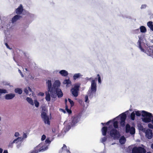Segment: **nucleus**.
<instances>
[{
	"mask_svg": "<svg viewBox=\"0 0 153 153\" xmlns=\"http://www.w3.org/2000/svg\"><path fill=\"white\" fill-rule=\"evenodd\" d=\"M137 31L139 32V29H137L136 30H134V31Z\"/></svg>",
	"mask_w": 153,
	"mask_h": 153,
	"instance_id": "4d7b16f0",
	"label": "nucleus"
},
{
	"mask_svg": "<svg viewBox=\"0 0 153 153\" xmlns=\"http://www.w3.org/2000/svg\"><path fill=\"white\" fill-rule=\"evenodd\" d=\"M5 45H6V46L7 48L9 49H11V48H10L9 46V45H8V44L7 43H5Z\"/></svg>",
	"mask_w": 153,
	"mask_h": 153,
	"instance_id": "c03bdc74",
	"label": "nucleus"
},
{
	"mask_svg": "<svg viewBox=\"0 0 153 153\" xmlns=\"http://www.w3.org/2000/svg\"><path fill=\"white\" fill-rule=\"evenodd\" d=\"M46 137L44 134L42 136L41 140L43 141L46 138Z\"/></svg>",
	"mask_w": 153,
	"mask_h": 153,
	"instance_id": "79ce46f5",
	"label": "nucleus"
},
{
	"mask_svg": "<svg viewBox=\"0 0 153 153\" xmlns=\"http://www.w3.org/2000/svg\"><path fill=\"white\" fill-rule=\"evenodd\" d=\"M34 103L35 104V105L36 107H38L39 106V103L37 101V100H34Z\"/></svg>",
	"mask_w": 153,
	"mask_h": 153,
	"instance_id": "473e14b6",
	"label": "nucleus"
},
{
	"mask_svg": "<svg viewBox=\"0 0 153 153\" xmlns=\"http://www.w3.org/2000/svg\"><path fill=\"white\" fill-rule=\"evenodd\" d=\"M26 100L31 105H34L33 101L31 98L29 97H27L26 98Z\"/></svg>",
	"mask_w": 153,
	"mask_h": 153,
	"instance_id": "393cba45",
	"label": "nucleus"
},
{
	"mask_svg": "<svg viewBox=\"0 0 153 153\" xmlns=\"http://www.w3.org/2000/svg\"><path fill=\"white\" fill-rule=\"evenodd\" d=\"M146 136L149 139H151L153 136V134L152 130L149 129H148L146 132Z\"/></svg>",
	"mask_w": 153,
	"mask_h": 153,
	"instance_id": "f8f14e48",
	"label": "nucleus"
},
{
	"mask_svg": "<svg viewBox=\"0 0 153 153\" xmlns=\"http://www.w3.org/2000/svg\"><path fill=\"white\" fill-rule=\"evenodd\" d=\"M3 152V149L1 148H0V153H2Z\"/></svg>",
	"mask_w": 153,
	"mask_h": 153,
	"instance_id": "5fc2aeb1",
	"label": "nucleus"
},
{
	"mask_svg": "<svg viewBox=\"0 0 153 153\" xmlns=\"http://www.w3.org/2000/svg\"><path fill=\"white\" fill-rule=\"evenodd\" d=\"M110 135L115 139L119 138L120 136L119 131L116 129L114 128H113L110 131Z\"/></svg>",
	"mask_w": 153,
	"mask_h": 153,
	"instance_id": "6e6552de",
	"label": "nucleus"
},
{
	"mask_svg": "<svg viewBox=\"0 0 153 153\" xmlns=\"http://www.w3.org/2000/svg\"><path fill=\"white\" fill-rule=\"evenodd\" d=\"M151 147L152 149H153V143L152 144Z\"/></svg>",
	"mask_w": 153,
	"mask_h": 153,
	"instance_id": "13d9d810",
	"label": "nucleus"
},
{
	"mask_svg": "<svg viewBox=\"0 0 153 153\" xmlns=\"http://www.w3.org/2000/svg\"><path fill=\"white\" fill-rule=\"evenodd\" d=\"M15 93H17L19 94H21L22 92V90L20 88H15L14 90Z\"/></svg>",
	"mask_w": 153,
	"mask_h": 153,
	"instance_id": "b1692460",
	"label": "nucleus"
},
{
	"mask_svg": "<svg viewBox=\"0 0 153 153\" xmlns=\"http://www.w3.org/2000/svg\"><path fill=\"white\" fill-rule=\"evenodd\" d=\"M19 71L20 73H22V72L20 70H19Z\"/></svg>",
	"mask_w": 153,
	"mask_h": 153,
	"instance_id": "680f3d73",
	"label": "nucleus"
},
{
	"mask_svg": "<svg viewBox=\"0 0 153 153\" xmlns=\"http://www.w3.org/2000/svg\"><path fill=\"white\" fill-rule=\"evenodd\" d=\"M15 96L14 94H10L5 95V99L6 100H10L14 98Z\"/></svg>",
	"mask_w": 153,
	"mask_h": 153,
	"instance_id": "dca6fc26",
	"label": "nucleus"
},
{
	"mask_svg": "<svg viewBox=\"0 0 153 153\" xmlns=\"http://www.w3.org/2000/svg\"><path fill=\"white\" fill-rule=\"evenodd\" d=\"M131 151L132 153H146V149L141 146H134Z\"/></svg>",
	"mask_w": 153,
	"mask_h": 153,
	"instance_id": "0eeeda50",
	"label": "nucleus"
},
{
	"mask_svg": "<svg viewBox=\"0 0 153 153\" xmlns=\"http://www.w3.org/2000/svg\"><path fill=\"white\" fill-rule=\"evenodd\" d=\"M101 124H102V125H104L105 124V123H101Z\"/></svg>",
	"mask_w": 153,
	"mask_h": 153,
	"instance_id": "0e129e2a",
	"label": "nucleus"
},
{
	"mask_svg": "<svg viewBox=\"0 0 153 153\" xmlns=\"http://www.w3.org/2000/svg\"><path fill=\"white\" fill-rule=\"evenodd\" d=\"M140 32L142 33H145L146 32L147 30L146 28L143 26H140Z\"/></svg>",
	"mask_w": 153,
	"mask_h": 153,
	"instance_id": "5701e85b",
	"label": "nucleus"
},
{
	"mask_svg": "<svg viewBox=\"0 0 153 153\" xmlns=\"http://www.w3.org/2000/svg\"><path fill=\"white\" fill-rule=\"evenodd\" d=\"M25 70L26 71H28V69H27V68H25Z\"/></svg>",
	"mask_w": 153,
	"mask_h": 153,
	"instance_id": "052dcab7",
	"label": "nucleus"
},
{
	"mask_svg": "<svg viewBox=\"0 0 153 153\" xmlns=\"http://www.w3.org/2000/svg\"><path fill=\"white\" fill-rule=\"evenodd\" d=\"M3 153H8V152L7 150H4V151Z\"/></svg>",
	"mask_w": 153,
	"mask_h": 153,
	"instance_id": "864d4df0",
	"label": "nucleus"
},
{
	"mask_svg": "<svg viewBox=\"0 0 153 153\" xmlns=\"http://www.w3.org/2000/svg\"><path fill=\"white\" fill-rule=\"evenodd\" d=\"M24 92L26 93L27 94H28V90L27 88H25L24 90Z\"/></svg>",
	"mask_w": 153,
	"mask_h": 153,
	"instance_id": "37998d69",
	"label": "nucleus"
},
{
	"mask_svg": "<svg viewBox=\"0 0 153 153\" xmlns=\"http://www.w3.org/2000/svg\"><path fill=\"white\" fill-rule=\"evenodd\" d=\"M146 7H147V5L146 4H142L141 5V9H143L146 8Z\"/></svg>",
	"mask_w": 153,
	"mask_h": 153,
	"instance_id": "a19ab883",
	"label": "nucleus"
},
{
	"mask_svg": "<svg viewBox=\"0 0 153 153\" xmlns=\"http://www.w3.org/2000/svg\"><path fill=\"white\" fill-rule=\"evenodd\" d=\"M102 134L103 135L106 136L107 131V127H103L101 129Z\"/></svg>",
	"mask_w": 153,
	"mask_h": 153,
	"instance_id": "f3484780",
	"label": "nucleus"
},
{
	"mask_svg": "<svg viewBox=\"0 0 153 153\" xmlns=\"http://www.w3.org/2000/svg\"><path fill=\"white\" fill-rule=\"evenodd\" d=\"M62 149H64L65 150L66 149L67 152H70L69 150H68V149H67V147L66 145L64 144L63 145V146L62 147Z\"/></svg>",
	"mask_w": 153,
	"mask_h": 153,
	"instance_id": "f704fd0d",
	"label": "nucleus"
},
{
	"mask_svg": "<svg viewBox=\"0 0 153 153\" xmlns=\"http://www.w3.org/2000/svg\"><path fill=\"white\" fill-rule=\"evenodd\" d=\"M135 128L134 127H131L130 125L127 124L126 126V132L129 133L131 135L134 134L135 133Z\"/></svg>",
	"mask_w": 153,
	"mask_h": 153,
	"instance_id": "9d476101",
	"label": "nucleus"
},
{
	"mask_svg": "<svg viewBox=\"0 0 153 153\" xmlns=\"http://www.w3.org/2000/svg\"><path fill=\"white\" fill-rule=\"evenodd\" d=\"M42 112L41 114V117L42 119L45 124H47L48 125L50 124V122L49 120V117L47 115L46 112L47 111V110L45 106H43L42 107Z\"/></svg>",
	"mask_w": 153,
	"mask_h": 153,
	"instance_id": "39448f33",
	"label": "nucleus"
},
{
	"mask_svg": "<svg viewBox=\"0 0 153 153\" xmlns=\"http://www.w3.org/2000/svg\"><path fill=\"white\" fill-rule=\"evenodd\" d=\"M23 10L22 5V4H20L16 9V12L18 15H20L22 13Z\"/></svg>",
	"mask_w": 153,
	"mask_h": 153,
	"instance_id": "4468645a",
	"label": "nucleus"
},
{
	"mask_svg": "<svg viewBox=\"0 0 153 153\" xmlns=\"http://www.w3.org/2000/svg\"><path fill=\"white\" fill-rule=\"evenodd\" d=\"M107 137H104L102 138V142L104 143L107 140Z\"/></svg>",
	"mask_w": 153,
	"mask_h": 153,
	"instance_id": "ea45409f",
	"label": "nucleus"
},
{
	"mask_svg": "<svg viewBox=\"0 0 153 153\" xmlns=\"http://www.w3.org/2000/svg\"><path fill=\"white\" fill-rule=\"evenodd\" d=\"M79 85H75L74 87L72 88L71 90V91L72 94L75 97H76L78 96V92L79 91Z\"/></svg>",
	"mask_w": 153,
	"mask_h": 153,
	"instance_id": "1a4fd4ad",
	"label": "nucleus"
},
{
	"mask_svg": "<svg viewBox=\"0 0 153 153\" xmlns=\"http://www.w3.org/2000/svg\"><path fill=\"white\" fill-rule=\"evenodd\" d=\"M111 122V120H109V121H108V122H107L106 123V125H108L109 123H110V122Z\"/></svg>",
	"mask_w": 153,
	"mask_h": 153,
	"instance_id": "3c124183",
	"label": "nucleus"
},
{
	"mask_svg": "<svg viewBox=\"0 0 153 153\" xmlns=\"http://www.w3.org/2000/svg\"><path fill=\"white\" fill-rule=\"evenodd\" d=\"M1 96V94H0V96Z\"/></svg>",
	"mask_w": 153,
	"mask_h": 153,
	"instance_id": "774afa93",
	"label": "nucleus"
},
{
	"mask_svg": "<svg viewBox=\"0 0 153 153\" xmlns=\"http://www.w3.org/2000/svg\"><path fill=\"white\" fill-rule=\"evenodd\" d=\"M24 134L25 135V138H26L27 136V135L25 133Z\"/></svg>",
	"mask_w": 153,
	"mask_h": 153,
	"instance_id": "bf43d9fd",
	"label": "nucleus"
},
{
	"mask_svg": "<svg viewBox=\"0 0 153 153\" xmlns=\"http://www.w3.org/2000/svg\"><path fill=\"white\" fill-rule=\"evenodd\" d=\"M126 139L125 138V137L124 136H121L120 139L119 140L120 143L121 144H124L126 142Z\"/></svg>",
	"mask_w": 153,
	"mask_h": 153,
	"instance_id": "6ab92c4d",
	"label": "nucleus"
},
{
	"mask_svg": "<svg viewBox=\"0 0 153 153\" xmlns=\"http://www.w3.org/2000/svg\"><path fill=\"white\" fill-rule=\"evenodd\" d=\"M153 31V25L149 27Z\"/></svg>",
	"mask_w": 153,
	"mask_h": 153,
	"instance_id": "09e8293b",
	"label": "nucleus"
},
{
	"mask_svg": "<svg viewBox=\"0 0 153 153\" xmlns=\"http://www.w3.org/2000/svg\"><path fill=\"white\" fill-rule=\"evenodd\" d=\"M141 115L143 117L142 118V120L143 122L148 123L152 122L153 124V116L152 113L145 111H142Z\"/></svg>",
	"mask_w": 153,
	"mask_h": 153,
	"instance_id": "f03ea898",
	"label": "nucleus"
},
{
	"mask_svg": "<svg viewBox=\"0 0 153 153\" xmlns=\"http://www.w3.org/2000/svg\"><path fill=\"white\" fill-rule=\"evenodd\" d=\"M126 115L125 113H123L120 114V120H126Z\"/></svg>",
	"mask_w": 153,
	"mask_h": 153,
	"instance_id": "412c9836",
	"label": "nucleus"
},
{
	"mask_svg": "<svg viewBox=\"0 0 153 153\" xmlns=\"http://www.w3.org/2000/svg\"><path fill=\"white\" fill-rule=\"evenodd\" d=\"M22 16L19 15H16L12 19L11 22L12 23H14L16 22L17 20L20 19L22 18Z\"/></svg>",
	"mask_w": 153,
	"mask_h": 153,
	"instance_id": "2eb2a0df",
	"label": "nucleus"
},
{
	"mask_svg": "<svg viewBox=\"0 0 153 153\" xmlns=\"http://www.w3.org/2000/svg\"><path fill=\"white\" fill-rule=\"evenodd\" d=\"M59 73L63 76H66L68 75V72L64 70L60 71H59Z\"/></svg>",
	"mask_w": 153,
	"mask_h": 153,
	"instance_id": "a211bd4d",
	"label": "nucleus"
},
{
	"mask_svg": "<svg viewBox=\"0 0 153 153\" xmlns=\"http://www.w3.org/2000/svg\"><path fill=\"white\" fill-rule=\"evenodd\" d=\"M91 79V78H89V79H88V80H90V79Z\"/></svg>",
	"mask_w": 153,
	"mask_h": 153,
	"instance_id": "338daca9",
	"label": "nucleus"
},
{
	"mask_svg": "<svg viewBox=\"0 0 153 153\" xmlns=\"http://www.w3.org/2000/svg\"><path fill=\"white\" fill-rule=\"evenodd\" d=\"M79 114L75 115L72 117L71 124L73 125H74L79 121V119L80 117Z\"/></svg>",
	"mask_w": 153,
	"mask_h": 153,
	"instance_id": "9b49d317",
	"label": "nucleus"
},
{
	"mask_svg": "<svg viewBox=\"0 0 153 153\" xmlns=\"http://www.w3.org/2000/svg\"><path fill=\"white\" fill-rule=\"evenodd\" d=\"M81 75L80 73L75 74L73 76V79L74 80H76L77 78H79Z\"/></svg>",
	"mask_w": 153,
	"mask_h": 153,
	"instance_id": "a878e982",
	"label": "nucleus"
},
{
	"mask_svg": "<svg viewBox=\"0 0 153 153\" xmlns=\"http://www.w3.org/2000/svg\"><path fill=\"white\" fill-rule=\"evenodd\" d=\"M20 74H21L22 76L23 77L24 76L23 75V74H22V73H20Z\"/></svg>",
	"mask_w": 153,
	"mask_h": 153,
	"instance_id": "e2e57ef3",
	"label": "nucleus"
},
{
	"mask_svg": "<svg viewBox=\"0 0 153 153\" xmlns=\"http://www.w3.org/2000/svg\"><path fill=\"white\" fill-rule=\"evenodd\" d=\"M19 135V133L18 132H16L15 134V136L16 137H18Z\"/></svg>",
	"mask_w": 153,
	"mask_h": 153,
	"instance_id": "a18cd8bd",
	"label": "nucleus"
},
{
	"mask_svg": "<svg viewBox=\"0 0 153 153\" xmlns=\"http://www.w3.org/2000/svg\"><path fill=\"white\" fill-rule=\"evenodd\" d=\"M147 153H152L151 152H147Z\"/></svg>",
	"mask_w": 153,
	"mask_h": 153,
	"instance_id": "69168bd1",
	"label": "nucleus"
},
{
	"mask_svg": "<svg viewBox=\"0 0 153 153\" xmlns=\"http://www.w3.org/2000/svg\"><path fill=\"white\" fill-rule=\"evenodd\" d=\"M85 102H87L88 100V95H86L85 97Z\"/></svg>",
	"mask_w": 153,
	"mask_h": 153,
	"instance_id": "49530a36",
	"label": "nucleus"
},
{
	"mask_svg": "<svg viewBox=\"0 0 153 153\" xmlns=\"http://www.w3.org/2000/svg\"><path fill=\"white\" fill-rule=\"evenodd\" d=\"M68 100L71 104V106H73L74 105V102L73 101L69 98H68Z\"/></svg>",
	"mask_w": 153,
	"mask_h": 153,
	"instance_id": "7c9ffc66",
	"label": "nucleus"
},
{
	"mask_svg": "<svg viewBox=\"0 0 153 153\" xmlns=\"http://www.w3.org/2000/svg\"><path fill=\"white\" fill-rule=\"evenodd\" d=\"M65 105H67V100L66 99H65Z\"/></svg>",
	"mask_w": 153,
	"mask_h": 153,
	"instance_id": "603ef678",
	"label": "nucleus"
},
{
	"mask_svg": "<svg viewBox=\"0 0 153 153\" xmlns=\"http://www.w3.org/2000/svg\"><path fill=\"white\" fill-rule=\"evenodd\" d=\"M121 120L120 122V125L123 127L125 125V120Z\"/></svg>",
	"mask_w": 153,
	"mask_h": 153,
	"instance_id": "2f4dec72",
	"label": "nucleus"
},
{
	"mask_svg": "<svg viewBox=\"0 0 153 153\" xmlns=\"http://www.w3.org/2000/svg\"><path fill=\"white\" fill-rule=\"evenodd\" d=\"M97 90V83L95 79L92 80L91 82V91L88 93V96H90L93 94H95Z\"/></svg>",
	"mask_w": 153,
	"mask_h": 153,
	"instance_id": "423d86ee",
	"label": "nucleus"
},
{
	"mask_svg": "<svg viewBox=\"0 0 153 153\" xmlns=\"http://www.w3.org/2000/svg\"><path fill=\"white\" fill-rule=\"evenodd\" d=\"M65 110L69 114H71L72 113V111L70 109H69L68 108V106L67 105H65Z\"/></svg>",
	"mask_w": 153,
	"mask_h": 153,
	"instance_id": "c85d7f7f",
	"label": "nucleus"
},
{
	"mask_svg": "<svg viewBox=\"0 0 153 153\" xmlns=\"http://www.w3.org/2000/svg\"><path fill=\"white\" fill-rule=\"evenodd\" d=\"M117 121H114L113 123V126L115 128H117L118 127Z\"/></svg>",
	"mask_w": 153,
	"mask_h": 153,
	"instance_id": "cd10ccee",
	"label": "nucleus"
},
{
	"mask_svg": "<svg viewBox=\"0 0 153 153\" xmlns=\"http://www.w3.org/2000/svg\"><path fill=\"white\" fill-rule=\"evenodd\" d=\"M28 89H29V91H30V92L32 91V90H31V88H30V87H28Z\"/></svg>",
	"mask_w": 153,
	"mask_h": 153,
	"instance_id": "6e6d98bb",
	"label": "nucleus"
},
{
	"mask_svg": "<svg viewBox=\"0 0 153 153\" xmlns=\"http://www.w3.org/2000/svg\"><path fill=\"white\" fill-rule=\"evenodd\" d=\"M51 143V141L50 140L49 138H47L45 140V143L46 144L47 143L50 144Z\"/></svg>",
	"mask_w": 153,
	"mask_h": 153,
	"instance_id": "58836bf2",
	"label": "nucleus"
},
{
	"mask_svg": "<svg viewBox=\"0 0 153 153\" xmlns=\"http://www.w3.org/2000/svg\"><path fill=\"white\" fill-rule=\"evenodd\" d=\"M135 114L137 116H140L141 115V113L139 111L135 112Z\"/></svg>",
	"mask_w": 153,
	"mask_h": 153,
	"instance_id": "e433bc0d",
	"label": "nucleus"
},
{
	"mask_svg": "<svg viewBox=\"0 0 153 153\" xmlns=\"http://www.w3.org/2000/svg\"><path fill=\"white\" fill-rule=\"evenodd\" d=\"M153 25V22L152 21H149L147 23V25L149 27H150Z\"/></svg>",
	"mask_w": 153,
	"mask_h": 153,
	"instance_id": "c9c22d12",
	"label": "nucleus"
},
{
	"mask_svg": "<svg viewBox=\"0 0 153 153\" xmlns=\"http://www.w3.org/2000/svg\"><path fill=\"white\" fill-rule=\"evenodd\" d=\"M135 113L133 112H132L130 115V117L131 119L132 120H134L135 119Z\"/></svg>",
	"mask_w": 153,
	"mask_h": 153,
	"instance_id": "bb28decb",
	"label": "nucleus"
},
{
	"mask_svg": "<svg viewBox=\"0 0 153 153\" xmlns=\"http://www.w3.org/2000/svg\"><path fill=\"white\" fill-rule=\"evenodd\" d=\"M52 131L53 133H55L56 132V129L55 128H53L52 129Z\"/></svg>",
	"mask_w": 153,
	"mask_h": 153,
	"instance_id": "8fccbe9b",
	"label": "nucleus"
},
{
	"mask_svg": "<svg viewBox=\"0 0 153 153\" xmlns=\"http://www.w3.org/2000/svg\"><path fill=\"white\" fill-rule=\"evenodd\" d=\"M48 85V91L50 92L52 97H56L57 95L58 97L60 98L63 96V94L61 89L59 88L61 84L59 80H56L52 87L51 81L48 80L46 82Z\"/></svg>",
	"mask_w": 153,
	"mask_h": 153,
	"instance_id": "f257e3e1",
	"label": "nucleus"
},
{
	"mask_svg": "<svg viewBox=\"0 0 153 153\" xmlns=\"http://www.w3.org/2000/svg\"><path fill=\"white\" fill-rule=\"evenodd\" d=\"M138 47L140 50L143 52H144L148 55L151 56L152 55V53L153 51V46H149L147 47H145V49L142 48L141 45V42L140 40H138L137 42Z\"/></svg>",
	"mask_w": 153,
	"mask_h": 153,
	"instance_id": "20e7f679",
	"label": "nucleus"
},
{
	"mask_svg": "<svg viewBox=\"0 0 153 153\" xmlns=\"http://www.w3.org/2000/svg\"><path fill=\"white\" fill-rule=\"evenodd\" d=\"M39 95H40L41 96H43L44 95V94L43 92H40L39 93Z\"/></svg>",
	"mask_w": 153,
	"mask_h": 153,
	"instance_id": "de8ad7c7",
	"label": "nucleus"
},
{
	"mask_svg": "<svg viewBox=\"0 0 153 153\" xmlns=\"http://www.w3.org/2000/svg\"><path fill=\"white\" fill-rule=\"evenodd\" d=\"M148 127L151 129H153V125L150 123H149L148 125Z\"/></svg>",
	"mask_w": 153,
	"mask_h": 153,
	"instance_id": "4c0bfd02",
	"label": "nucleus"
},
{
	"mask_svg": "<svg viewBox=\"0 0 153 153\" xmlns=\"http://www.w3.org/2000/svg\"><path fill=\"white\" fill-rule=\"evenodd\" d=\"M46 94V97H45V99L48 101H49L51 100V97L49 93L48 92H46L45 93Z\"/></svg>",
	"mask_w": 153,
	"mask_h": 153,
	"instance_id": "4be33fe9",
	"label": "nucleus"
},
{
	"mask_svg": "<svg viewBox=\"0 0 153 153\" xmlns=\"http://www.w3.org/2000/svg\"><path fill=\"white\" fill-rule=\"evenodd\" d=\"M23 138L22 137H18L17 138L15 139L12 142L10 143L8 145V147L10 148H12L13 147V144L14 143H16L19 141H21L23 139Z\"/></svg>",
	"mask_w": 153,
	"mask_h": 153,
	"instance_id": "ddd939ff",
	"label": "nucleus"
},
{
	"mask_svg": "<svg viewBox=\"0 0 153 153\" xmlns=\"http://www.w3.org/2000/svg\"><path fill=\"white\" fill-rule=\"evenodd\" d=\"M48 149V147L45 143H41L34 148L33 150L29 153H38L40 152H44Z\"/></svg>",
	"mask_w": 153,
	"mask_h": 153,
	"instance_id": "7ed1b4c3",
	"label": "nucleus"
},
{
	"mask_svg": "<svg viewBox=\"0 0 153 153\" xmlns=\"http://www.w3.org/2000/svg\"><path fill=\"white\" fill-rule=\"evenodd\" d=\"M97 76L98 77V82L100 83H101V77L99 75V74H98L97 75Z\"/></svg>",
	"mask_w": 153,
	"mask_h": 153,
	"instance_id": "72a5a7b5",
	"label": "nucleus"
},
{
	"mask_svg": "<svg viewBox=\"0 0 153 153\" xmlns=\"http://www.w3.org/2000/svg\"><path fill=\"white\" fill-rule=\"evenodd\" d=\"M7 93V91L6 90L0 88V94H6Z\"/></svg>",
	"mask_w": 153,
	"mask_h": 153,
	"instance_id": "c756f323",
	"label": "nucleus"
},
{
	"mask_svg": "<svg viewBox=\"0 0 153 153\" xmlns=\"http://www.w3.org/2000/svg\"><path fill=\"white\" fill-rule=\"evenodd\" d=\"M63 83L64 84H66L67 85H71V82L70 80L69 79H65L63 81Z\"/></svg>",
	"mask_w": 153,
	"mask_h": 153,
	"instance_id": "aec40b11",
	"label": "nucleus"
}]
</instances>
